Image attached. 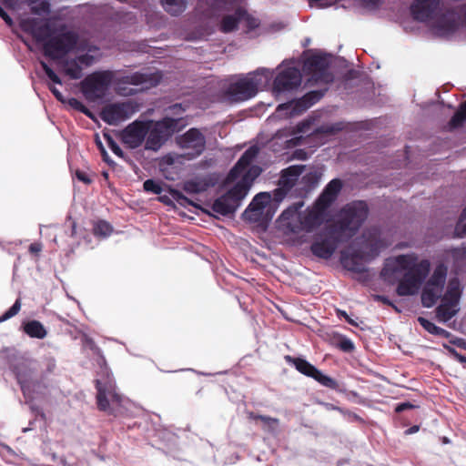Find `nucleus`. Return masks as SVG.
Here are the masks:
<instances>
[{"instance_id":"1","label":"nucleus","mask_w":466,"mask_h":466,"mask_svg":"<svg viewBox=\"0 0 466 466\" xmlns=\"http://www.w3.org/2000/svg\"><path fill=\"white\" fill-rule=\"evenodd\" d=\"M160 78L158 72H135L115 78L113 71H96L81 81L80 89L88 102L101 103L108 96L113 83L118 95L128 96L156 86Z\"/></svg>"},{"instance_id":"2","label":"nucleus","mask_w":466,"mask_h":466,"mask_svg":"<svg viewBox=\"0 0 466 466\" xmlns=\"http://www.w3.org/2000/svg\"><path fill=\"white\" fill-rule=\"evenodd\" d=\"M258 154V147L257 146L248 147L229 171L227 181L237 182L229 190L214 201L212 210L215 213L227 216L233 214L240 207L254 180L262 171L258 166H251Z\"/></svg>"},{"instance_id":"3","label":"nucleus","mask_w":466,"mask_h":466,"mask_svg":"<svg viewBox=\"0 0 466 466\" xmlns=\"http://www.w3.org/2000/svg\"><path fill=\"white\" fill-rule=\"evenodd\" d=\"M430 269L428 259L420 260L414 253L399 255L386 259L381 277L390 283L399 281L398 295L410 296L418 293Z\"/></svg>"},{"instance_id":"4","label":"nucleus","mask_w":466,"mask_h":466,"mask_svg":"<svg viewBox=\"0 0 466 466\" xmlns=\"http://www.w3.org/2000/svg\"><path fill=\"white\" fill-rule=\"evenodd\" d=\"M410 12L414 19L426 23L440 36H448L460 28L466 29V5L457 11H443L440 0H415Z\"/></svg>"},{"instance_id":"5","label":"nucleus","mask_w":466,"mask_h":466,"mask_svg":"<svg viewBox=\"0 0 466 466\" xmlns=\"http://www.w3.org/2000/svg\"><path fill=\"white\" fill-rule=\"evenodd\" d=\"M24 30L30 32L34 38L43 44L44 55L57 60L74 50L77 44V35L72 31L52 32L48 24L38 25L35 20H25Z\"/></svg>"},{"instance_id":"6","label":"nucleus","mask_w":466,"mask_h":466,"mask_svg":"<svg viewBox=\"0 0 466 466\" xmlns=\"http://www.w3.org/2000/svg\"><path fill=\"white\" fill-rule=\"evenodd\" d=\"M273 76V72L267 68H258L247 75L232 76L222 84V100L239 103L254 97L258 90L267 86Z\"/></svg>"},{"instance_id":"7","label":"nucleus","mask_w":466,"mask_h":466,"mask_svg":"<svg viewBox=\"0 0 466 466\" xmlns=\"http://www.w3.org/2000/svg\"><path fill=\"white\" fill-rule=\"evenodd\" d=\"M388 245L389 243L381 238L378 228L368 229L363 233L360 249L355 254H350L347 251L341 253V264L350 271L363 272L365 270L363 261L373 259Z\"/></svg>"},{"instance_id":"8","label":"nucleus","mask_w":466,"mask_h":466,"mask_svg":"<svg viewBox=\"0 0 466 466\" xmlns=\"http://www.w3.org/2000/svg\"><path fill=\"white\" fill-rule=\"evenodd\" d=\"M96 403L100 410L118 416L126 412L129 401L116 391V382L108 368L101 367L96 380Z\"/></svg>"},{"instance_id":"9","label":"nucleus","mask_w":466,"mask_h":466,"mask_svg":"<svg viewBox=\"0 0 466 466\" xmlns=\"http://www.w3.org/2000/svg\"><path fill=\"white\" fill-rule=\"evenodd\" d=\"M303 202H298L285 209L279 218L281 226L292 233L310 232L319 227L324 218L326 209H322L316 202L315 207L306 212H300Z\"/></svg>"},{"instance_id":"10","label":"nucleus","mask_w":466,"mask_h":466,"mask_svg":"<svg viewBox=\"0 0 466 466\" xmlns=\"http://www.w3.org/2000/svg\"><path fill=\"white\" fill-rule=\"evenodd\" d=\"M368 216V207L364 201L348 204L339 213L338 221L339 240L351 238L360 228Z\"/></svg>"},{"instance_id":"11","label":"nucleus","mask_w":466,"mask_h":466,"mask_svg":"<svg viewBox=\"0 0 466 466\" xmlns=\"http://www.w3.org/2000/svg\"><path fill=\"white\" fill-rule=\"evenodd\" d=\"M461 296L460 280L457 278L451 279L441 304L436 309V316L440 321L447 322L458 313Z\"/></svg>"},{"instance_id":"12","label":"nucleus","mask_w":466,"mask_h":466,"mask_svg":"<svg viewBox=\"0 0 466 466\" xmlns=\"http://www.w3.org/2000/svg\"><path fill=\"white\" fill-rule=\"evenodd\" d=\"M279 68V72L274 79L272 87V93L277 98L284 93L297 89L301 84V73L295 66V62H283Z\"/></svg>"},{"instance_id":"13","label":"nucleus","mask_w":466,"mask_h":466,"mask_svg":"<svg viewBox=\"0 0 466 466\" xmlns=\"http://www.w3.org/2000/svg\"><path fill=\"white\" fill-rule=\"evenodd\" d=\"M148 123V131L146 137L145 148L157 151L163 144L171 137L176 129V120L171 117H164L162 120Z\"/></svg>"},{"instance_id":"14","label":"nucleus","mask_w":466,"mask_h":466,"mask_svg":"<svg viewBox=\"0 0 466 466\" xmlns=\"http://www.w3.org/2000/svg\"><path fill=\"white\" fill-rule=\"evenodd\" d=\"M446 277L447 268L443 264L438 265L421 293V302L424 307L431 308L441 298Z\"/></svg>"},{"instance_id":"15","label":"nucleus","mask_w":466,"mask_h":466,"mask_svg":"<svg viewBox=\"0 0 466 466\" xmlns=\"http://www.w3.org/2000/svg\"><path fill=\"white\" fill-rule=\"evenodd\" d=\"M323 96L321 91H311L298 100L279 105L274 118H287L298 116L318 102Z\"/></svg>"},{"instance_id":"16","label":"nucleus","mask_w":466,"mask_h":466,"mask_svg":"<svg viewBox=\"0 0 466 466\" xmlns=\"http://www.w3.org/2000/svg\"><path fill=\"white\" fill-rule=\"evenodd\" d=\"M86 53L79 55L74 59L63 61V70L71 79H79L83 76V68L93 65L99 56V50L96 46L79 47Z\"/></svg>"},{"instance_id":"17","label":"nucleus","mask_w":466,"mask_h":466,"mask_svg":"<svg viewBox=\"0 0 466 466\" xmlns=\"http://www.w3.org/2000/svg\"><path fill=\"white\" fill-rule=\"evenodd\" d=\"M138 111V105L133 101L113 103L101 111V118L109 125H118L132 117Z\"/></svg>"},{"instance_id":"18","label":"nucleus","mask_w":466,"mask_h":466,"mask_svg":"<svg viewBox=\"0 0 466 466\" xmlns=\"http://www.w3.org/2000/svg\"><path fill=\"white\" fill-rule=\"evenodd\" d=\"M37 363L35 360H22L15 367L16 379L21 386V390L27 399H35L36 388H40L39 383L33 380V375L36 370Z\"/></svg>"},{"instance_id":"19","label":"nucleus","mask_w":466,"mask_h":466,"mask_svg":"<svg viewBox=\"0 0 466 466\" xmlns=\"http://www.w3.org/2000/svg\"><path fill=\"white\" fill-rule=\"evenodd\" d=\"M177 145L184 150L188 159L198 157L206 147V138L197 128H190L184 135L177 138Z\"/></svg>"},{"instance_id":"20","label":"nucleus","mask_w":466,"mask_h":466,"mask_svg":"<svg viewBox=\"0 0 466 466\" xmlns=\"http://www.w3.org/2000/svg\"><path fill=\"white\" fill-rule=\"evenodd\" d=\"M147 131V121L135 120L120 132V139L127 147L136 149L145 141Z\"/></svg>"},{"instance_id":"21","label":"nucleus","mask_w":466,"mask_h":466,"mask_svg":"<svg viewBox=\"0 0 466 466\" xmlns=\"http://www.w3.org/2000/svg\"><path fill=\"white\" fill-rule=\"evenodd\" d=\"M286 360L289 363H292L300 373L313 378L322 386L329 389H336L338 387V383L334 379L322 373L319 370L308 362L306 360L300 358H292L290 356H286Z\"/></svg>"},{"instance_id":"22","label":"nucleus","mask_w":466,"mask_h":466,"mask_svg":"<svg viewBox=\"0 0 466 466\" xmlns=\"http://www.w3.org/2000/svg\"><path fill=\"white\" fill-rule=\"evenodd\" d=\"M314 122V119L312 118H307L303 120L302 122L299 123L295 129L292 130V135H294L293 139H299L303 135L308 134H326V135H333L337 133L338 131H340L343 128L342 123H334V124H324L321 127L313 129L312 124Z\"/></svg>"},{"instance_id":"23","label":"nucleus","mask_w":466,"mask_h":466,"mask_svg":"<svg viewBox=\"0 0 466 466\" xmlns=\"http://www.w3.org/2000/svg\"><path fill=\"white\" fill-rule=\"evenodd\" d=\"M272 202V196L269 192H260L257 194L248 207L243 213V218L250 222H258L260 220L264 209Z\"/></svg>"},{"instance_id":"24","label":"nucleus","mask_w":466,"mask_h":466,"mask_svg":"<svg viewBox=\"0 0 466 466\" xmlns=\"http://www.w3.org/2000/svg\"><path fill=\"white\" fill-rule=\"evenodd\" d=\"M330 57L327 55L316 54L307 59L306 66L316 76L317 80L325 83L331 82L333 76L328 71Z\"/></svg>"},{"instance_id":"25","label":"nucleus","mask_w":466,"mask_h":466,"mask_svg":"<svg viewBox=\"0 0 466 466\" xmlns=\"http://www.w3.org/2000/svg\"><path fill=\"white\" fill-rule=\"evenodd\" d=\"M455 232L458 237H466V208L463 209L459 218ZM451 256L453 259L454 267L458 270H461L463 267H466V243L464 242L460 248L451 249Z\"/></svg>"},{"instance_id":"26","label":"nucleus","mask_w":466,"mask_h":466,"mask_svg":"<svg viewBox=\"0 0 466 466\" xmlns=\"http://www.w3.org/2000/svg\"><path fill=\"white\" fill-rule=\"evenodd\" d=\"M243 20L248 21L252 27L257 26V22L255 19H251L249 22L250 17L248 14L243 8H238L234 15H227L223 18L221 23V30L225 33L231 32L237 27L238 23Z\"/></svg>"},{"instance_id":"27","label":"nucleus","mask_w":466,"mask_h":466,"mask_svg":"<svg viewBox=\"0 0 466 466\" xmlns=\"http://www.w3.org/2000/svg\"><path fill=\"white\" fill-rule=\"evenodd\" d=\"M215 185L210 176L197 177L184 182L183 189L188 194H199Z\"/></svg>"},{"instance_id":"28","label":"nucleus","mask_w":466,"mask_h":466,"mask_svg":"<svg viewBox=\"0 0 466 466\" xmlns=\"http://www.w3.org/2000/svg\"><path fill=\"white\" fill-rule=\"evenodd\" d=\"M341 181L339 179H332L325 187L322 194L318 198V206L322 209H327L329 205L335 200L337 195L341 188Z\"/></svg>"},{"instance_id":"29","label":"nucleus","mask_w":466,"mask_h":466,"mask_svg":"<svg viewBox=\"0 0 466 466\" xmlns=\"http://www.w3.org/2000/svg\"><path fill=\"white\" fill-rule=\"evenodd\" d=\"M305 167L302 165L290 166L281 172L279 186L291 188L299 176L303 173Z\"/></svg>"},{"instance_id":"30","label":"nucleus","mask_w":466,"mask_h":466,"mask_svg":"<svg viewBox=\"0 0 466 466\" xmlns=\"http://www.w3.org/2000/svg\"><path fill=\"white\" fill-rule=\"evenodd\" d=\"M336 248V244L330 240L316 241L311 245V251L316 257L327 259L333 255Z\"/></svg>"},{"instance_id":"31","label":"nucleus","mask_w":466,"mask_h":466,"mask_svg":"<svg viewBox=\"0 0 466 466\" xmlns=\"http://www.w3.org/2000/svg\"><path fill=\"white\" fill-rule=\"evenodd\" d=\"M24 331L31 338L44 339L46 336V329L37 320H31L25 324Z\"/></svg>"},{"instance_id":"32","label":"nucleus","mask_w":466,"mask_h":466,"mask_svg":"<svg viewBox=\"0 0 466 466\" xmlns=\"http://www.w3.org/2000/svg\"><path fill=\"white\" fill-rule=\"evenodd\" d=\"M164 9L172 15L183 13L187 7V0H161Z\"/></svg>"},{"instance_id":"33","label":"nucleus","mask_w":466,"mask_h":466,"mask_svg":"<svg viewBox=\"0 0 466 466\" xmlns=\"http://www.w3.org/2000/svg\"><path fill=\"white\" fill-rule=\"evenodd\" d=\"M251 417L254 418L255 420H259L263 423L264 431L270 433H276L278 431L279 420L262 415H251Z\"/></svg>"},{"instance_id":"34","label":"nucleus","mask_w":466,"mask_h":466,"mask_svg":"<svg viewBox=\"0 0 466 466\" xmlns=\"http://www.w3.org/2000/svg\"><path fill=\"white\" fill-rule=\"evenodd\" d=\"M464 120H466V101L461 105L459 110L451 119L449 123L450 127L456 128L461 126Z\"/></svg>"},{"instance_id":"35","label":"nucleus","mask_w":466,"mask_h":466,"mask_svg":"<svg viewBox=\"0 0 466 466\" xmlns=\"http://www.w3.org/2000/svg\"><path fill=\"white\" fill-rule=\"evenodd\" d=\"M112 227L109 223L100 220L94 225L93 231L96 236L106 238L112 233Z\"/></svg>"},{"instance_id":"36","label":"nucleus","mask_w":466,"mask_h":466,"mask_svg":"<svg viewBox=\"0 0 466 466\" xmlns=\"http://www.w3.org/2000/svg\"><path fill=\"white\" fill-rule=\"evenodd\" d=\"M186 111V107L182 104H174L167 108V115L172 116L171 118L176 120V126L177 121L182 119V114Z\"/></svg>"},{"instance_id":"37","label":"nucleus","mask_w":466,"mask_h":466,"mask_svg":"<svg viewBox=\"0 0 466 466\" xmlns=\"http://www.w3.org/2000/svg\"><path fill=\"white\" fill-rule=\"evenodd\" d=\"M143 187L147 192H151L156 195H159L163 191L161 184L153 179H147L143 184Z\"/></svg>"},{"instance_id":"38","label":"nucleus","mask_w":466,"mask_h":466,"mask_svg":"<svg viewBox=\"0 0 466 466\" xmlns=\"http://www.w3.org/2000/svg\"><path fill=\"white\" fill-rule=\"evenodd\" d=\"M40 65L51 82H53L54 84L62 85V81H61L60 77L54 72V70L45 61L41 60Z\"/></svg>"},{"instance_id":"39","label":"nucleus","mask_w":466,"mask_h":466,"mask_svg":"<svg viewBox=\"0 0 466 466\" xmlns=\"http://www.w3.org/2000/svg\"><path fill=\"white\" fill-rule=\"evenodd\" d=\"M104 137L112 152L117 157H122L124 156V152L113 137L108 134H104Z\"/></svg>"},{"instance_id":"40","label":"nucleus","mask_w":466,"mask_h":466,"mask_svg":"<svg viewBox=\"0 0 466 466\" xmlns=\"http://www.w3.org/2000/svg\"><path fill=\"white\" fill-rule=\"evenodd\" d=\"M21 309V302L19 299H16L15 302L13 304V306L7 310L5 312V314L3 316L0 317V321H5L12 317H14L15 315H16L19 310Z\"/></svg>"},{"instance_id":"41","label":"nucleus","mask_w":466,"mask_h":466,"mask_svg":"<svg viewBox=\"0 0 466 466\" xmlns=\"http://www.w3.org/2000/svg\"><path fill=\"white\" fill-rule=\"evenodd\" d=\"M289 190V188L279 186L271 194L272 202H275V204H279L284 199Z\"/></svg>"},{"instance_id":"42","label":"nucleus","mask_w":466,"mask_h":466,"mask_svg":"<svg viewBox=\"0 0 466 466\" xmlns=\"http://www.w3.org/2000/svg\"><path fill=\"white\" fill-rule=\"evenodd\" d=\"M67 104L74 109H76L87 116L90 115L88 109L85 106V105L76 98L71 97L67 100Z\"/></svg>"},{"instance_id":"43","label":"nucleus","mask_w":466,"mask_h":466,"mask_svg":"<svg viewBox=\"0 0 466 466\" xmlns=\"http://www.w3.org/2000/svg\"><path fill=\"white\" fill-rule=\"evenodd\" d=\"M339 348L345 352H350L354 350V344L350 339L344 337L339 340Z\"/></svg>"},{"instance_id":"44","label":"nucleus","mask_w":466,"mask_h":466,"mask_svg":"<svg viewBox=\"0 0 466 466\" xmlns=\"http://www.w3.org/2000/svg\"><path fill=\"white\" fill-rule=\"evenodd\" d=\"M419 323L431 334L433 333L436 325L423 317L418 318Z\"/></svg>"},{"instance_id":"45","label":"nucleus","mask_w":466,"mask_h":466,"mask_svg":"<svg viewBox=\"0 0 466 466\" xmlns=\"http://www.w3.org/2000/svg\"><path fill=\"white\" fill-rule=\"evenodd\" d=\"M76 176L78 180L84 182L85 184L91 183V179L89 178V177L85 172L77 170L76 172Z\"/></svg>"},{"instance_id":"46","label":"nucleus","mask_w":466,"mask_h":466,"mask_svg":"<svg viewBox=\"0 0 466 466\" xmlns=\"http://www.w3.org/2000/svg\"><path fill=\"white\" fill-rule=\"evenodd\" d=\"M49 89L53 93V95L56 96V98L63 103L66 102V99L62 93L55 86H52L49 85Z\"/></svg>"},{"instance_id":"47","label":"nucleus","mask_w":466,"mask_h":466,"mask_svg":"<svg viewBox=\"0 0 466 466\" xmlns=\"http://www.w3.org/2000/svg\"><path fill=\"white\" fill-rule=\"evenodd\" d=\"M0 17L4 19V21L11 25L13 23L12 18L8 15V14L0 6Z\"/></svg>"},{"instance_id":"48","label":"nucleus","mask_w":466,"mask_h":466,"mask_svg":"<svg viewBox=\"0 0 466 466\" xmlns=\"http://www.w3.org/2000/svg\"><path fill=\"white\" fill-rule=\"evenodd\" d=\"M448 351L452 355L454 358L458 359L461 362H466V357H461L456 350L447 347Z\"/></svg>"},{"instance_id":"49","label":"nucleus","mask_w":466,"mask_h":466,"mask_svg":"<svg viewBox=\"0 0 466 466\" xmlns=\"http://www.w3.org/2000/svg\"><path fill=\"white\" fill-rule=\"evenodd\" d=\"M432 334L436 335V336L447 338L450 333L447 330L443 329L442 328L436 326Z\"/></svg>"},{"instance_id":"50","label":"nucleus","mask_w":466,"mask_h":466,"mask_svg":"<svg viewBox=\"0 0 466 466\" xmlns=\"http://www.w3.org/2000/svg\"><path fill=\"white\" fill-rule=\"evenodd\" d=\"M177 200L181 204H189L194 205L191 200H189L187 197L183 196L182 194H177Z\"/></svg>"},{"instance_id":"51","label":"nucleus","mask_w":466,"mask_h":466,"mask_svg":"<svg viewBox=\"0 0 466 466\" xmlns=\"http://www.w3.org/2000/svg\"><path fill=\"white\" fill-rule=\"evenodd\" d=\"M41 248H42L41 245L37 244V243H33L29 247L30 252L35 253V254L39 253L41 251Z\"/></svg>"},{"instance_id":"52","label":"nucleus","mask_w":466,"mask_h":466,"mask_svg":"<svg viewBox=\"0 0 466 466\" xmlns=\"http://www.w3.org/2000/svg\"><path fill=\"white\" fill-rule=\"evenodd\" d=\"M102 156H103V159L104 161H106V163H108L109 165H114V161L110 159L107 152L106 151L105 147H102V152H101Z\"/></svg>"},{"instance_id":"53","label":"nucleus","mask_w":466,"mask_h":466,"mask_svg":"<svg viewBox=\"0 0 466 466\" xmlns=\"http://www.w3.org/2000/svg\"><path fill=\"white\" fill-rule=\"evenodd\" d=\"M46 368L49 372L53 371L56 368V361L53 359H47L46 360Z\"/></svg>"},{"instance_id":"54","label":"nucleus","mask_w":466,"mask_h":466,"mask_svg":"<svg viewBox=\"0 0 466 466\" xmlns=\"http://www.w3.org/2000/svg\"><path fill=\"white\" fill-rule=\"evenodd\" d=\"M362 1L366 5L373 7V6H376L377 5H379L380 0H362Z\"/></svg>"},{"instance_id":"55","label":"nucleus","mask_w":466,"mask_h":466,"mask_svg":"<svg viewBox=\"0 0 466 466\" xmlns=\"http://www.w3.org/2000/svg\"><path fill=\"white\" fill-rule=\"evenodd\" d=\"M341 315L345 317L346 320H347L350 324L357 326V323L353 321V319H350V317L347 315V313H346V312H344V311H343V312H341Z\"/></svg>"},{"instance_id":"56","label":"nucleus","mask_w":466,"mask_h":466,"mask_svg":"<svg viewBox=\"0 0 466 466\" xmlns=\"http://www.w3.org/2000/svg\"><path fill=\"white\" fill-rule=\"evenodd\" d=\"M327 410H339V408L335 407L330 403H321Z\"/></svg>"},{"instance_id":"57","label":"nucleus","mask_w":466,"mask_h":466,"mask_svg":"<svg viewBox=\"0 0 466 466\" xmlns=\"http://www.w3.org/2000/svg\"><path fill=\"white\" fill-rule=\"evenodd\" d=\"M410 405L408 404V403H403V404H400L397 407L396 410L397 411H401L403 410L406 407H410Z\"/></svg>"},{"instance_id":"58","label":"nucleus","mask_w":466,"mask_h":466,"mask_svg":"<svg viewBox=\"0 0 466 466\" xmlns=\"http://www.w3.org/2000/svg\"><path fill=\"white\" fill-rule=\"evenodd\" d=\"M378 299L380 300H381L382 302H384L385 304H390L389 299L387 298H385V297L378 296Z\"/></svg>"},{"instance_id":"59","label":"nucleus","mask_w":466,"mask_h":466,"mask_svg":"<svg viewBox=\"0 0 466 466\" xmlns=\"http://www.w3.org/2000/svg\"><path fill=\"white\" fill-rule=\"evenodd\" d=\"M97 146H98L99 149L102 151V147H103L101 141L97 140Z\"/></svg>"},{"instance_id":"60","label":"nucleus","mask_w":466,"mask_h":466,"mask_svg":"<svg viewBox=\"0 0 466 466\" xmlns=\"http://www.w3.org/2000/svg\"><path fill=\"white\" fill-rule=\"evenodd\" d=\"M25 45L28 46V48H29L30 50H32V46H31L29 44H27L26 42H25Z\"/></svg>"},{"instance_id":"61","label":"nucleus","mask_w":466,"mask_h":466,"mask_svg":"<svg viewBox=\"0 0 466 466\" xmlns=\"http://www.w3.org/2000/svg\"><path fill=\"white\" fill-rule=\"evenodd\" d=\"M445 443H448L449 442V440L447 438H444V441H443Z\"/></svg>"},{"instance_id":"62","label":"nucleus","mask_w":466,"mask_h":466,"mask_svg":"<svg viewBox=\"0 0 466 466\" xmlns=\"http://www.w3.org/2000/svg\"><path fill=\"white\" fill-rule=\"evenodd\" d=\"M103 175H104L105 177H107V173L106 172H104Z\"/></svg>"},{"instance_id":"63","label":"nucleus","mask_w":466,"mask_h":466,"mask_svg":"<svg viewBox=\"0 0 466 466\" xmlns=\"http://www.w3.org/2000/svg\"><path fill=\"white\" fill-rule=\"evenodd\" d=\"M12 0H5V3H10Z\"/></svg>"}]
</instances>
